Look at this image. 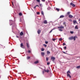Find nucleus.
Wrapping results in <instances>:
<instances>
[{
    "label": "nucleus",
    "instance_id": "nucleus-1",
    "mask_svg": "<svg viewBox=\"0 0 80 80\" xmlns=\"http://www.w3.org/2000/svg\"><path fill=\"white\" fill-rule=\"evenodd\" d=\"M69 40H73V39L74 40H75L76 38H77V36L73 37L72 36L70 37L69 38Z\"/></svg>",
    "mask_w": 80,
    "mask_h": 80
},
{
    "label": "nucleus",
    "instance_id": "nucleus-2",
    "mask_svg": "<svg viewBox=\"0 0 80 80\" xmlns=\"http://www.w3.org/2000/svg\"><path fill=\"white\" fill-rule=\"evenodd\" d=\"M68 73H71L70 71H68L67 72V77H69V78H71L72 77L71 76H70V75Z\"/></svg>",
    "mask_w": 80,
    "mask_h": 80
},
{
    "label": "nucleus",
    "instance_id": "nucleus-3",
    "mask_svg": "<svg viewBox=\"0 0 80 80\" xmlns=\"http://www.w3.org/2000/svg\"><path fill=\"white\" fill-rule=\"evenodd\" d=\"M51 59L52 61L53 62H54V61H55V58L53 57H52Z\"/></svg>",
    "mask_w": 80,
    "mask_h": 80
},
{
    "label": "nucleus",
    "instance_id": "nucleus-4",
    "mask_svg": "<svg viewBox=\"0 0 80 80\" xmlns=\"http://www.w3.org/2000/svg\"><path fill=\"white\" fill-rule=\"evenodd\" d=\"M58 28H59L60 29H62V28H64V27L61 26L60 27H58Z\"/></svg>",
    "mask_w": 80,
    "mask_h": 80
},
{
    "label": "nucleus",
    "instance_id": "nucleus-5",
    "mask_svg": "<svg viewBox=\"0 0 80 80\" xmlns=\"http://www.w3.org/2000/svg\"><path fill=\"white\" fill-rule=\"evenodd\" d=\"M76 23H77V21H76V20H73V25H75Z\"/></svg>",
    "mask_w": 80,
    "mask_h": 80
},
{
    "label": "nucleus",
    "instance_id": "nucleus-6",
    "mask_svg": "<svg viewBox=\"0 0 80 80\" xmlns=\"http://www.w3.org/2000/svg\"><path fill=\"white\" fill-rule=\"evenodd\" d=\"M71 5H72V7H75V5L74 4L72 3V2L71 3H70Z\"/></svg>",
    "mask_w": 80,
    "mask_h": 80
},
{
    "label": "nucleus",
    "instance_id": "nucleus-7",
    "mask_svg": "<svg viewBox=\"0 0 80 80\" xmlns=\"http://www.w3.org/2000/svg\"><path fill=\"white\" fill-rule=\"evenodd\" d=\"M26 45L28 48H29V47H30V45H29V44H28V43H26Z\"/></svg>",
    "mask_w": 80,
    "mask_h": 80
},
{
    "label": "nucleus",
    "instance_id": "nucleus-8",
    "mask_svg": "<svg viewBox=\"0 0 80 80\" xmlns=\"http://www.w3.org/2000/svg\"><path fill=\"white\" fill-rule=\"evenodd\" d=\"M45 72H47V73H48L49 72V70H45L44 69V70Z\"/></svg>",
    "mask_w": 80,
    "mask_h": 80
},
{
    "label": "nucleus",
    "instance_id": "nucleus-9",
    "mask_svg": "<svg viewBox=\"0 0 80 80\" xmlns=\"http://www.w3.org/2000/svg\"><path fill=\"white\" fill-rule=\"evenodd\" d=\"M37 32L38 34H40V33L41 32V31H40V30H38L37 31Z\"/></svg>",
    "mask_w": 80,
    "mask_h": 80
},
{
    "label": "nucleus",
    "instance_id": "nucleus-10",
    "mask_svg": "<svg viewBox=\"0 0 80 80\" xmlns=\"http://www.w3.org/2000/svg\"><path fill=\"white\" fill-rule=\"evenodd\" d=\"M41 55L42 56H44L45 55V52H42L41 53Z\"/></svg>",
    "mask_w": 80,
    "mask_h": 80
},
{
    "label": "nucleus",
    "instance_id": "nucleus-11",
    "mask_svg": "<svg viewBox=\"0 0 80 80\" xmlns=\"http://www.w3.org/2000/svg\"><path fill=\"white\" fill-rule=\"evenodd\" d=\"M69 18H73V16L70 14L69 15Z\"/></svg>",
    "mask_w": 80,
    "mask_h": 80
},
{
    "label": "nucleus",
    "instance_id": "nucleus-12",
    "mask_svg": "<svg viewBox=\"0 0 80 80\" xmlns=\"http://www.w3.org/2000/svg\"><path fill=\"white\" fill-rule=\"evenodd\" d=\"M38 63V61H37L34 62V63L35 64H37V63Z\"/></svg>",
    "mask_w": 80,
    "mask_h": 80
},
{
    "label": "nucleus",
    "instance_id": "nucleus-13",
    "mask_svg": "<svg viewBox=\"0 0 80 80\" xmlns=\"http://www.w3.org/2000/svg\"><path fill=\"white\" fill-rule=\"evenodd\" d=\"M64 17V16L61 15L60 17L59 18H63Z\"/></svg>",
    "mask_w": 80,
    "mask_h": 80
},
{
    "label": "nucleus",
    "instance_id": "nucleus-14",
    "mask_svg": "<svg viewBox=\"0 0 80 80\" xmlns=\"http://www.w3.org/2000/svg\"><path fill=\"white\" fill-rule=\"evenodd\" d=\"M30 56H27V60H29V59H30Z\"/></svg>",
    "mask_w": 80,
    "mask_h": 80
},
{
    "label": "nucleus",
    "instance_id": "nucleus-15",
    "mask_svg": "<svg viewBox=\"0 0 80 80\" xmlns=\"http://www.w3.org/2000/svg\"><path fill=\"white\" fill-rule=\"evenodd\" d=\"M23 43H21V48H23Z\"/></svg>",
    "mask_w": 80,
    "mask_h": 80
},
{
    "label": "nucleus",
    "instance_id": "nucleus-16",
    "mask_svg": "<svg viewBox=\"0 0 80 80\" xmlns=\"http://www.w3.org/2000/svg\"><path fill=\"white\" fill-rule=\"evenodd\" d=\"M44 24H46V23H47V21H46V20H45L44 21Z\"/></svg>",
    "mask_w": 80,
    "mask_h": 80
},
{
    "label": "nucleus",
    "instance_id": "nucleus-17",
    "mask_svg": "<svg viewBox=\"0 0 80 80\" xmlns=\"http://www.w3.org/2000/svg\"><path fill=\"white\" fill-rule=\"evenodd\" d=\"M23 35V32H21L20 33V35Z\"/></svg>",
    "mask_w": 80,
    "mask_h": 80
},
{
    "label": "nucleus",
    "instance_id": "nucleus-18",
    "mask_svg": "<svg viewBox=\"0 0 80 80\" xmlns=\"http://www.w3.org/2000/svg\"><path fill=\"white\" fill-rule=\"evenodd\" d=\"M19 16H22V13L20 12L19 13Z\"/></svg>",
    "mask_w": 80,
    "mask_h": 80
},
{
    "label": "nucleus",
    "instance_id": "nucleus-19",
    "mask_svg": "<svg viewBox=\"0 0 80 80\" xmlns=\"http://www.w3.org/2000/svg\"><path fill=\"white\" fill-rule=\"evenodd\" d=\"M63 48L64 49V50H67V47L65 46L63 47Z\"/></svg>",
    "mask_w": 80,
    "mask_h": 80
},
{
    "label": "nucleus",
    "instance_id": "nucleus-20",
    "mask_svg": "<svg viewBox=\"0 0 80 80\" xmlns=\"http://www.w3.org/2000/svg\"><path fill=\"white\" fill-rule=\"evenodd\" d=\"M56 10H57V12H59V9L58 8H56Z\"/></svg>",
    "mask_w": 80,
    "mask_h": 80
},
{
    "label": "nucleus",
    "instance_id": "nucleus-21",
    "mask_svg": "<svg viewBox=\"0 0 80 80\" xmlns=\"http://www.w3.org/2000/svg\"><path fill=\"white\" fill-rule=\"evenodd\" d=\"M41 13L42 15H44L43 12L42 11H41Z\"/></svg>",
    "mask_w": 80,
    "mask_h": 80
},
{
    "label": "nucleus",
    "instance_id": "nucleus-22",
    "mask_svg": "<svg viewBox=\"0 0 80 80\" xmlns=\"http://www.w3.org/2000/svg\"><path fill=\"white\" fill-rule=\"evenodd\" d=\"M75 29H78V27L77 26H76L75 27Z\"/></svg>",
    "mask_w": 80,
    "mask_h": 80
},
{
    "label": "nucleus",
    "instance_id": "nucleus-23",
    "mask_svg": "<svg viewBox=\"0 0 80 80\" xmlns=\"http://www.w3.org/2000/svg\"><path fill=\"white\" fill-rule=\"evenodd\" d=\"M36 1H37V2H39V3H40V0H36Z\"/></svg>",
    "mask_w": 80,
    "mask_h": 80
},
{
    "label": "nucleus",
    "instance_id": "nucleus-24",
    "mask_svg": "<svg viewBox=\"0 0 80 80\" xmlns=\"http://www.w3.org/2000/svg\"><path fill=\"white\" fill-rule=\"evenodd\" d=\"M43 46L44 47H47V45L45 44H43Z\"/></svg>",
    "mask_w": 80,
    "mask_h": 80
},
{
    "label": "nucleus",
    "instance_id": "nucleus-25",
    "mask_svg": "<svg viewBox=\"0 0 80 80\" xmlns=\"http://www.w3.org/2000/svg\"><path fill=\"white\" fill-rule=\"evenodd\" d=\"M80 68V66H78L76 67V68H78H78Z\"/></svg>",
    "mask_w": 80,
    "mask_h": 80
},
{
    "label": "nucleus",
    "instance_id": "nucleus-26",
    "mask_svg": "<svg viewBox=\"0 0 80 80\" xmlns=\"http://www.w3.org/2000/svg\"><path fill=\"white\" fill-rule=\"evenodd\" d=\"M47 54H49L50 53V52L48 51H47Z\"/></svg>",
    "mask_w": 80,
    "mask_h": 80
},
{
    "label": "nucleus",
    "instance_id": "nucleus-27",
    "mask_svg": "<svg viewBox=\"0 0 80 80\" xmlns=\"http://www.w3.org/2000/svg\"><path fill=\"white\" fill-rule=\"evenodd\" d=\"M70 33L71 34H73V31H70Z\"/></svg>",
    "mask_w": 80,
    "mask_h": 80
},
{
    "label": "nucleus",
    "instance_id": "nucleus-28",
    "mask_svg": "<svg viewBox=\"0 0 80 80\" xmlns=\"http://www.w3.org/2000/svg\"><path fill=\"white\" fill-rule=\"evenodd\" d=\"M46 60L47 61H48V58L47 57V58H46Z\"/></svg>",
    "mask_w": 80,
    "mask_h": 80
},
{
    "label": "nucleus",
    "instance_id": "nucleus-29",
    "mask_svg": "<svg viewBox=\"0 0 80 80\" xmlns=\"http://www.w3.org/2000/svg\"><path fill=\"white\" fill-rule=\"evenodd\" d=\"M41 51H44V48H42Z\"/></svg>",
    "mask_w": 80,
    "mask_h": 80
},
{
    "label": "nucleus",
    "instance_id": "nucleus-30",
    "mask_svg": "<svg viewBox=\"0 0 80 80\" xmlns=\"http://www.w3.org/2000/svg\"><path fill=\"white\" fill-rule=\"evenodd\" d=\"M59 31H60L61 32H62L63 31V30L61 29H59Z\"/></svg>",
    "mask_w": 80,
    "mask_h": 80
},
{
    "label": "nucleus",
    "instance_id": "nucleus-31",
    "mask_svg": "<svg viewBox=\"0 0 80 80\" xmlns=\"http://www.w3.org/2000/svg\"><path fill=\"white\" fill-rule=\"evenodd\" d=\"M65 45H66V44H65V43H63L62 44V45H63V46Z\"/></svg>",
    "mask_w": 80,
    "mask_h": 80
},
{
    "label": "nucleus",
    "instance_id": "nucleus-32",
    "mask_svg": "<svg viewBox=\"0 0 80 80\" xmlns=\"http://www.w3.org/2000/svg\"><path fill=\"white\" fill-rule=\"evenodd\" d=\"M62 52H63V53L65 54H67V53L65 52H64L63 51Z\"/></svg>",
    "mask_w": 80,
    "mask_h": 80
},
{
    "label": "nucleus",
    "instance_id": "nucleus-33",
    "mask_svg": "<svg viewBox=\"0 0 80 80\" xmlns=\"http://www.w3.org/2000/svg\"><path fill=\"white\" fill-rule=\"evenodd\" d=\"M45 43L46 44H47V43H48V41H45Z\"/></svg>",
    "mask_w": 80,
    "mask_h": 80
},
{
    "label": "nucleus",
    "instance_id": "nucleus-34",
    "mask_svg": "<svg viewBox=\"0 0 80 80\" xmlns=\"http://www.w3.org/2000/svg\"><path fill=\"white\" fill-rule=\"evenodd\" d=\"M59 40H62V38H59Z\"/></svg>",
    "mask_w": 80,
    "mask_h": 80
},
{
    "label": "nucleus",
    "instance_id": "nucleus-35",
    "mask_svg": "<svg viewBox=\"0 0 80 80\" xmlns=\"http://www.w3.org/2000/svg\"><path fill=\"white\" fill-rule=\"evenodd\" d=\"M70 12H68L67 13V14L68 15H69V14H70Z\"/></svg>",
    "mask_w": 80,
    "mask_h": 80
},
{
    "label": "nucleus",
    "instance_id": "nucleus-36",
    "mask_svg": "<svg viewBox=\"0 0 80 80\" xmlns=\"http://www.w3.org/2000/svg\"><path fill=\"white\" fill-rule=\"evenodd\" d=\"M37 15H39L40 14V12H37Z\"/></svg>",
    "mask_w": 80,
    "mask_h": 80
},
{
    "label": "nucleus",
    "instance_id": "nucleus-37",
    "mask_svg": "<svg viewBox=\"0 0 80 80\" xmlns=\"http://www.w3.org/2000/svg\"><path fill=\"white\" fill-rule=\"evenodd\" d=\"M54 29H52L51 30L50 32H52V30H54Z\"/></svg>",
    "mask_w": 80,
    "mask_h": 80
},
{
    "label": "nucleus",
    "instance_id": "nucleus-38",
    "mask_svg": "<svg viewBox=\"0 0 80 80\" xmlns=\"http://www.w3.org/2000/svg\"><path fill=\"white\" fill-rule=\"evenodd\" d=\"M69 21H70V22H72V20L71 19H69Z\"/></svg>",
    "mask_w": 80,
    "mask_h": 80
},
{
    "label": "nucleus",
    "instance_id": "nucleus-39",
    "mask_svg": "<svg viewBox=\"0 0 80 80\" xmlns=\"http://www.w3.org/2000/svg\"><path fill=\"white\" fill-rule=\"evenodd\" d=\"M47 65H49V64H50V62H47Z\"/></svg>",
    "mask_w": 80,
    "mask_h": 80
},
{
    "label": "nucleus",
    "instance_id": "nucleus-40",
    "mask_svg": "<svg viewBox=\"0 0 80 80\" xmlns=\"http://www.w3.org/2000/svg\"><path fill=\"white\" fill-rule=\"evenodd\" d=\"M66 23L65 22H63V25H65Z\"/></svg>",
    "mask_w": 80,
    "mask_h": 80
},
{
    "label": "nucleus",
    "instance_id": "nucleus-41",
    "mask_svg": "<svg viewBox=\"0 0 80 80\" xmlns=\"http://www.w3.org/2000/svg\"><path fill=\"white\" fill-rule=\"evenodd\" d=\"M52 40H55V38H52Z\"/></svg>",
    "mask_w": 80,
    "mask_h": 80
},
{
    "label": "nucleus",
    "instance_id": "nucleus-42",
    "mask_svg": "<svg viewBox=\"0 0 80 80\" xmlns=\"http://www.w3.org/2000/svg\"><path fill=\"white\" fill-rule=\"evenodd\" d=\"M30 52H31L30 50H29L28 51V53H30Z\"/></svg>",
    "mask_w": 80,
    "mask_h": 80
},
{
    "label": "nucleus",
    "instance_id": "nucleus-43",
    "mask_svg": "<svg viewBox=\"0 0 80 80\" xmlns=\"http://www.w3.org/2000/svg\"><path fill=\"white\" fill-rule=\"evenodd\" d=\"M39 5L41 7L42 6V4H39Z\"/></svg>",
    "mask_w": 80,
    "mask_h": 80
},
{
    "label": "nucleus",
    "instance_id": "nucleus-44",
    "mask_svg": "<svg viewBox=\"0 0 80 80\" xmlns=\"http://www.w3.org/2000/svg\"><path fill=\"white\" fill-rule=\"evenodd\" d=\"M51 76H52V73H50Z\"/></svg>",
    "mask_w": 80,
    "mask_h": 80
},
{
    "label": "nucleus",
    "instance_id": "nucleus-45",
    "mask_svg": "<svg viewBox=\"0 0 80 80\" xmlns=\"http://www.w3.org/2000/svg\"><path fill=\"white\" fill-rule=\"evenodd\" d=\"M42 2H45V0H42Z\"/></svg>",
    "mask_w": 80,
    "mask_h": 80
},
{
    "label": "nucleus",
    "instance_id": "nucleus-46",
    "mask_svg": "<svg viewBox=\"0 0 80 80\" xmlns=\"http://www.w3.org/2000/svg\"><path fill=\"white\" fill-rule=\"evenodd\" d=\"M36 7H39V6H38V5H36Z\"/></svg>",
    "mask_w": 80,
    "mask_h": 80
},
{
    "label": "nucleus",
    "instance_id": "nucleus-47",
    "mask_svg": "<svg viewBox=\"0 0 80 80\" xmlns=\"http://www.w3.org/2000/svg\"><path fill=\"white\" fill-rule=\"evenodd\" d=\"M36 7H36V6H35V7H34V8H36Z\"/></svg>",
    "mask_w": 80,
    "mask_h": 80
},
{
    "label": "nucleus",
    "instance_id": "nucleus-48",
    "mask_svg": "<svg viewBox=\"0 0 80 80\" xmlns=\"http://www.w3.org/2000/svg\"><path fill=\"white\" fill-rule=\"evenodd\" d=\"M42 73L43 74H44V71H43L42 72Z\"/></svg>",
    "mask_w": 80,
    "mask_h": 80
},
{
    "label": "nucleus",
    "instance_id": "nucleus-49",
    "mask_svg": "<svg viewBox=\"0 0 80 80\" xmlns=\"http://www.w3.org/2000/svg\"><path fill=\"white\" fill-rule=\"evenodd\" d=\"M16 37H17V38H18L19 37H18V36H16Z\"/></svg>",
    "mask_w": 80,
    "mask_h": 80
},
{
    "label": "nucleus",
    "instance_id": "nucleus-50",
    "mask_svg": "<svg viewBox=\"0 0 80 80\" xmlns=\"http://www.w3.org/2000/svg\"><path fill=\"white\" fill-rule=\"evenodd\" d=\"M12 5L13 6V2H12Z\"/></svg>",
    "mask_w": 80,
    "mask_h": 80
},
{
    "label": "nucleus",
    "instance_id": "nucleus-51",
    "mask_svg": "<svg viewBox=\"0 0 80 80\" xmlns=\"http://www.w3.org/2000/svg\"><path fill=\"white\" fill-rule=\"evenodd\" d=\"M79 21H80V19H79Z\"/></svg>",
    "mask_w": 80,
    "mask_h": 80
},
{
    "label": "nucleus",
    "instance_id": "nucleus-52",
    "mask_svg": "<svg viewBox=\"0 0 80 80\" xmlns=\"http://www.w3.org/2000/svg\"><path fill=\"white\" fill-rule=\"evenodd\" d=\"M66 52H67L68 51H66Z\"/></svg>",
    "mask_w": 80,
    "mask_h": 80
},
{
    "label": "nucleus",
    "instance_id": "nucleus-53",
    "mask_svg": "<svg viewBox=\"0 0 80 80\" xmlns=\"http://www.w3.org/2000/svg\"><path fill=\"white\" fill-rule=\"evenodd\" d=\"M20 22H21V20H20Z\"/></svg>",
    "mask_w": 80,
    "mask_h": 80
},
{
    "label": "nucleus",
    "instance_id": "nucleus-54",
    "mask_svg": "<svg viewBox=\"0 0 80 80\" xmlns=\"http://www.w3.org/2000/svg\"><path fill=\"white\" fill-rule=\"evenodd\" d=\"M49 33H50V32H49Z\"/></svg>",
    "mask_w": 80,
    "mask_h": 80
},
{
    "label": "nucleus",
    "instance_id": "nucleus-55",
    "mask_svg": "<svg viewBox=\"0 0 80 80\" xmlns=\"http://www.w3.org/2000/svg\"><path fill=\"white\" fill-rule=\"evenodd\" d=\"M79 36H80V35H79Z\"/></svg>",
    "mask_w": 80,
    "mask_h": 80
}]
</instances>
